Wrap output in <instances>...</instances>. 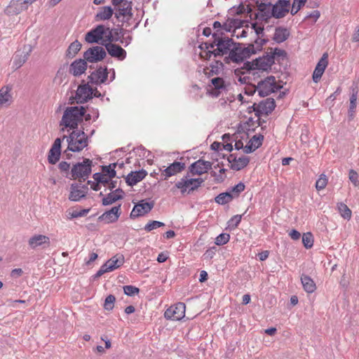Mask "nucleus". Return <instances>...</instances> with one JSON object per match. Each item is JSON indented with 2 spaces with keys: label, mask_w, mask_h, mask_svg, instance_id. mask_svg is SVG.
I'll use <instances>...</instances> for the list:
<instances>
[{
  "label": "nucleus",
  "mask_w": 359,
  "mask_h": 359,
  "mask_svg": "<svg viewBox=\"0 0 359 359\" xmlns=\"http://www.w3.org/2000/svg\"><path fill=\"white\" fill-rule=\"evenodd\" d=\"M86 111V108L83 106L67 107L60 121V126H63L61 128V132H68V128L69 129L77 128L79 123L83 121L84 116L86 120L89 119L90 114L85 115Z\"/></svg>",
  "instance_id": "nucleus-1"
},
{
  "label": "nucleus",
  "mask_w": 359,
  "mask_h": 359,
  "mask_svg": "<svg viewBox=\"0 0 359 359\" xmlns=\"http://www.w3.org/2000/svg\"><path fill=\"white\" fill-rule=\"evenodd\" d=\"M213 41L212 43H205L206 49H212L215 46V56L223 55L232 51L236 43L231 39L224 36V32L217 30L212 34Z\"/></svg>",
  "instance_id": "nucleus-2"
},
{
  "label": "nucleus",
  "mask_w": 359,
  "mask_h": 359,
  "mask_svg": "<svg viewBox=\"0 0 359 359\" xmlns=\"http://www.w3.org/2000/svg\"><path fill=\"white\" fill-rule=\"evenodd\" d=\"M62 139H67V149L63 152V158L69 159L70 151H79L88 145V136L81 130H73L69 136L64 135Z\"/></svg>",
  "instance_id": "nucleus-3"
},
{
  "label": "nucleus",
  "mask_w": 359,
  "mask_h": 359,
  "mask_svg": "<svg viewBox=\"0 0 359 359\" xmlns=\"http://www.w3.org/2000/svg\"><path fill=\"white\" fill-rule=\"evenodd\" d=\"M255 53V45L249 44L248 47H243L239 43H235L232 51L229 54L228 58L232 62H239Z\"/></svg>",
  "instance_id": "nucleus-4"
},
{
  "label": "nucleus",
  "mask_w": 359,
  "mask_h": 359,
  "mask_svg": "<svg viewBox=\"0 0 359 359\" xmlns=\"http://www.w3.org/2000/svg\"><path fill=\"white\" fill-rule=\"evenodd\" d=\"M113 37L109 32V27L99 25L91 29V43H96L104 46L108 42H113Z\"/></svg>",
  "instance_id": "nucleus-5"
},
{
  "label": "nucleus",
  "mask_w": 359,
  "mask_h": 359,
  "mask_svg": "<svg viewBox=\"0 0 359 359\" xmlns=\"http://www.w3.org/2000/svg\"><path fill=\"white\" fill-rule=\"evenodd\" d=\"M71 175L73 180H78V182L88 181L90 176V159L85 158L83 162L74 165L71 170Z\"/></svg>",
  "instance_id": "nucleus-6"
},
{
  "label": "nucleus",
  "mask_w": 359,
  "mask_h": 359,
  "mask_svg": "<svg viewBox=\"0 0 359 359\" xmlns=\"http://www.w3.org/2000/svg\"><path fill=\"white\" fill-rule=\"evenodd\" d=\"M281 86L276 83L275 76H269L257 83V91L260 97H266L278 91Z\"/></svg>",
  "instance_id": "nucleus-7"
},
{
  "label": "nucleus",
  "mask_w": 359,
  "mask_h": 359,
  "mask_svg": "<svg viewBox=\"0 0 359 359\" xmlns=\"http://www.w3.org/2000/svg\"><path fill=\"white\" fill-rule=\"evenodd\" d=\"M203 182L204 180L202 178H190L189 175H187L176 182L175 186L180 190L182 194L186 192L189 194L201 187Z\"/></svg>",
  "instance_id": "nucleus-8"
},
{
  "label": "nucleus",
  "mask_w": 359,
  "mask_h": 359,
  "mask_svg": "<svg viewBox=\"0 0 359 359\" xmlns=\"http://www.w3.org/2000/svg\"><path fill=\"white\" fill-rule=\"evenodd\" d=\"M124 262L125 259L123 255L117 254L113 256L100 267L99 271L95 275V278H98L104 273L118 269L124 264Z\"/></svg>",
  "instance_id": "nucleus-9"
},
{
  "label": "nucleus",
  "mask_w": 359,
  "mask_h": 359,
  "mask_svg": "<svg viewBox=\"0 0 359 359\" xmlns=\"http://www.w3.org/2000/svg\"><path fill=\"white\" fill-rule=\"evenodd\" d=\"M88 184H90V180H88L86 183L78 182L72 184L69 199L72 201H79L86 197L89 190Z\"/></svg>",
  "instance_id": "nucleus-10"
},
{
  "label": "nucleus",
  "mask_w": 359,
  "mask_h": 359,
  "mask_svg": "<svg viewBox=\"0 0 359 359\" xmlns=\"http://www.w3.org/2000/svg\"><path fill=\"white\" fill-rule=\"evenodd\" d=\"M185 310V304L178 302L166 309L164 317L168 320H180L184 317Z\"/></svg>",
  "instance_id": "nucleus-11"
},
{
  "label": "nucleus",
  "mask_w": 359,
  "mask_h": 359,
  "mask_svg": "<svg viewBox=\"0 0 359 359\" xmlns=\"http://www.w3.org/2000/svg\"><path fill=\"white\" fill-rule=\"evenodd\" d=\"M84 60L74 61L69 67V72L75 76L81 75L87 69V62H90V48L83 54Z\"/></svg>",
  "instance_id": "nucleus-12"
},
{
  "label": "nucleus",
  "mask_w": 359,
  "mask_h": 359,
  "mask_svg": "<svg viewBox=\"0 0 359 359\" xmlns=\"http://www.w3.org/2000/svg\"><path fill=\"white\" fill-rule=\"evenodd\" d=\"M133 3L131 1H125L124 3L115 8V18L121 22L129 20L133 17Z\"/></svg>",
  "instance_id": "nucleus-13"
},
{
  "label": "nucleus",
  "mask_w": 359,
  "mask_h": 359,
  "mask_svg": "<svg viewBox=\"0 0 359 359\" xmlns=\"http://www.w3.org/2000/svg\"><path fill=\"white\" fill-rule=\"evenodd\" d=\"M84 81H82V83L79 86L75 97H72L69 99V103L73 104V100H75L77 104H83L87 102L90 100V81L83 83Z\"/></svg>",
  "instance_id": "nucleus-14"
},
{
  "label": "nucleus",
  "mask_w": 359,
  "mask_h": 359,
  "mask_svg": "<svg viewBox=\"0 0 359 359\" xmlns=\"http://www.w3.org/2000/svg\"><path fill=\"white\" fill-rule=\"evenodd\" d=\"M290 6L289 0H278L272 4L271 15L273 18L276 19L284 18L290 12Z\"/></svg>",
  "instance_id": "nucleus-15"
},
{
  "label": "nucleus",
  "mask_w": 359,
  "mask_h": 359,
  "mask_svg": "<svg viewBox=\"0 0 359 359\" xmlns=\"http://www.w3.org/2000/svg\"><path fill=\"white\" fill-rule=\"evenodd\" d=\"M273 64H274L273 56H269V54L266 53L262 57L256 59L250 67V70L252 71V74L255 75L256 73L254 72L255 70L266 71L271 68Z\"/></svg>",
  "instance_id": "nucleus-16"
},
{
  "label": "nucleus",
  "mask_w": 359,
  "mask_h": 359,
  "mask_svg": "<svg viewBox=\"0 0 359 359\" xmlns=\"http://www.w3.org/2000/svg\"><path fill=\"white\" fill-rule=\"evenodd\" d=\"M276 107V102L273 98H266L261 101L259 104H254V110L262 115H268L271 114Z\"/></svg>",
  "instance_id": "nucleus-17"
},
{
  "label": "nucleus",
  "mask_w": 359,
  "mask_h": 359,
  "mask_svg": "<svg viewBox=\"0 0 359 359\" xmlns=\"http://www.w3.org/2000/svg\"><path fill=\"white\" fill-rule=\"evenodd\" d=\"M184 168L185 163L179 161H175L166 168L165 166H163L160 168V171L161 172V175L164 177L165 180H166L170 177L181 172L184 170Z\"/></svg>",
  "instance_id": "nucleus-18"
},
{
  "label": "nucleus",
  "mask_w": 359,
  "mask_h": 359,
  "mask_svg": "<svg viewBox=\"0 0 359 359\" xmlns=\"http://www.w3.org/2000/svg\"><path fill=\"white\" fill-rule=\"evenodd\" d=\"M121 214V205L111 208L98 217V220L104 224L116 222Z\"/></svg>",
  "instance_id": "nucleus-19"
},
{
  "label": "nucleus",
  "mask_w": 359,
  "mask_h": 359,
  "mask_svg": "<svg viewBox=\"0 0 359 359\" xmlns=\"http://www.w3.org/2000/svg\"><path fill=\"white\" fill-rule=\"evenodd\" d=\"M154 207V203H148L144 201H140L135 205L130 212V217L135 218L143 216L149 212Z\"/></svg>",
  "instance_id": "nucleus-20"
},
{
  "label": "nucleus",
  "mask_w": 359,
  "mask_h": 359,
  "mask_svg": "<svg viewBox=\"0 0 359 359\" xmlns=\"http://www.w3.org/2000/svg\"><path fill=\"white\" fill-rule=\"evenodd\" d=\"M258 13L256 14V18L259 20L267 22L269 19L273 18L272 4L271 3H259L257 2Z\"/></svg>",
  "instance_id": "nucleus-21"
},
{
  "label": "nucleus",
  "mask_w": 359,
  "mask_h": 359,
  "mask_svg": "<svg viewBox=\"0 0 359 359\" xmlns=\"http://www.w3.org/2000/svg\"><path fill=\"white\" fill-rule=\"evenodd\" d=\"M212 88L208 90L210 95L218 97L220 94L226 89L225 81L221 77H215L210 80Z\"/></svg>",
  "instance_id": "nucleus-22"
},
{
  "label": "nucleus",
  "mask_w": 359,
  "mask_h": 359,
  "mask_svg": "<svg viewBox=\"0 0 359 359\" xmlns=\"http://www.w3.org/2000/svg\"><path fill=\"white\" fill-rule=\"evenodd\" d=\"M212 163L210 161L198 160L189 166V171L192 175H202L211 169Z\"/></svg>",
  "instance_id": "nucleus-23"
},
{
  "label": "nucleus",
  "mask_w": 359,
  "mask_h": 359,
  "mask_svg": "<svg viewBox=\"0 0 359 359\" xmlns=\"http://www.w3.org/2000/svg\"><path fill=\"white\" fill-rule=\"evenodd\" d=\"M227 160L231 164V168L235 170H241L247 166L250 161V158L248 156H243L237 158L234 154H230Z\"/></svg>",
  "instance_id": "nucleus-24"
},
{
  "label": "nucleus",
  "mask_w": 359,
  "mask_h": 359,
  "mask_svg": "<svg viewBox=\"0 0 359 359\" xmlns=\"http://www.w3.org/2000/svg\"><path fill=\"white\" fill-rule=\"evenodd\" d=\"M108 53L114 57L123 60L126 57V51L120 46L108 42L104 45Z\"/></svg>",
  "instance_id": "nucleus-25"
},
{
  "label": "nucleus",
  "mask_w": 359,
  "mask_h": 359,
  "mask_svg": "<svg viewBox=\"0 0 359 359\" xmlns=\"http://www.w3.org/2000/svg\"><path fill=\"white\" fill-rule=\"evenodd\" d=\"M114 13V9L109 6L97 8V12L94 16L95 22H101L109 20Z\"/></svg>",
  "instance_id": "nucleus-26"
},
{
  "label": "nucleus",
  "mask_w": 359,
  "mask_h": 359,
  "mask_svg": "<svg viewBox=\"0 0 359 359\" xmlns=\"http://www.w3.org/2000/svg\"><path fill=\"white\" fill-rule=\"evenodd\" d=\"M30 52L31 48L29 47L27 49L25 48L23 51H17L13 58V67L15 69H18L22 67L27 60Z\"/></svg>",
  "instance_id": "nucleus-27"
},
{
  "label": "nucleus",
  "mask_w": 359,
  "mask_h": 359,
  "mask_svg": "<svg viewBox=\"0 0 359 359\" xmlns=\"http://www.w3.org/2000/svg\"><path fill=\"white\" fill-rule=\"evenodd\" d=\"M123 191L120 188H117L114 191H111L106 196L103 197L102 199V203L103 205H111L116 201L122 199L123 198Z\"/></svg>",
  "instance_id": "nucleus-28"
},
{
  "label": "nucleus",
  "mask_w": 359,
  "mask_h": 359,
  "mask_svg": "<svg viewBox=\"0 0 359 359\" xmlns=\"http://www.w3.org/2000/svg\"><path fill=\"white\" fill-rule=\"evenodd\" d=\"M264 136L262 135H254L244 147V152L245 154L253 152L262 144Z\"/></svg>",
  "instance_id": "nucleus-29"
},
{
  "label": "nucleus",
  "mask_w": 359,
  "mask_h": 359,
  "mask_svg": "<svg viewBox=\"0 0 359 359\" xmlns=\"http://www.w3.org/2000/svg\"><path fill=\"white\" fill-rule=\"evenodd\" d=\"M147 175V172L144 170H139L135 172H130L126 177V181L129 186H133L142 181Z\"/></svg>",
  "instance_id": "nucleus-30"
},
{
  "label": "nucleus",
  "mask_w": 359,
  "mask_h": 359,
  "mask_svg": "<svg viewBox=\"0 0 359 359\" xmlns=\"http://www.w3.org/2000/svg\"><path fill=\"white\" fill-rule=\"evenodd\" d=\"M107 78V67H100L95 72H91V84L104 83Z\"/></svg>",
  "instance_id": "nucleus-31"
},
{
  "label": "nucleus",
  "mask_w": 359,
  "mask_h": 359,
  "mask_svg": "<svg viewBox=\"0 0 359 359\" xmlns=\"http://www.w3.org/2000/svg\"><path fill=\"white\" fill-rule=\"evenodd\" d=\"M49 243V238L44 235H34L28 241V244L32 249H35L36 248L41 246L43 244L48 245Z\"/></svg>",
  "instance_id": "nucleus-32"
},
{
  "label": "nucleus",
  "mask_w": 359,
  "mask_h": 359,
  "mask_svg": "<svg viewBox=\"0 0 359 359\" xmlns=\"http://www.w3.org/2000/svg\"><path fill=\"white\" fill-rule=\"evenodd\" d=\"M11 91V88L8 86L0 89V107L4 105H9L12 102Z\"/></svg>",
  "instance_id": "nucleus-33"
},
{
  "label": "nucleus",
  "mask_w": 359,
  "mask_h": 359,
  "mask_svg": "<svg viewBox=\"0 0 359 359\" xmlns=\"http://www.w3.org/2000/svg\"><path fill=\"white\" fill-rule=\"evenodd\" d=\"M301 282L304 290L308 293H312L316 290V285L314 281L309 276L302 274Z\"/></svg>",
  "instance_id": "nucleus-34"
},
{
  "label": "nucleus",
  "mask_w": 359,
  "mask_h": 359,
  "mask_svg": "<svg viewBox=\"0 0 359 359\" xmlns=\"http://www.w3.org/2000/svg\"><path fill=\"white\" fill-rule=\"evenodd\" d=\"M107 55L105 49L102 46L91 47V62L102 60Z\"/></svg>",
  "instance_id": "nucleus-35"
},
{
  "label": "nucleus",
  "mask_w": 359,
  "mask_h": 359,
  "mask_svg": "<svg viewBox=\"0 0 359 359\" xmlns=\"http://www.w3.org/2000/svg\"><path fill=\"white\" fill-rule=\"evenodd\" d=\"M289 36L290 32L287 29L279 27L275 29L273 39L276 42L280 43L286 41Z\"/></svg>",
  "instance_id": "nucleus-36"
},
{
  "label": "nucleus",
  "mask_w": 359,
  "mask_h": 359,
  "mask_svg": "<svg viewBox=\"0 0 359 359\" xmlns=\"http://www.w3.org/2000/svg\"><path fill=\"white\" fill-rule=\"evenodd\" d=\"M93 178L95 181H97V184L94 185L91 183V189L96 191L99 189V184H103L104 187H107L110 180L111 179L109 178L106 174L99 172L95 173L93 175Z\"/></svg>",
  "instance_id": "nucleus-37"
},
{
  "label": "nucleus",
  "mask_w": 359,
  "mask_h": 359,
  "mask_svg": "<svg viewBox=\"0 0 359 359\" xmlns=\"http://www.w3.org/2000/svg\"><path fill=\"white\" fill-rule=\"evenodd\" d=\"M81 48V43L77 40L74 41L69 46L66 51V57L68 58H73L80 50Z\"/></svg>",
  "instance_id": "nucleus-38"
},
{
  "label": "nucleus",
  "mask_w": 359,
  "mask_h": 359,
  "mask_svg": "<svg viewBox=\"0 0 359 359\" xmlns=\"http://www.w3.org/2000/svg\"><path fill=\"white\" fill-rule=\"evenodd\" d=\"M234 196L230 192H224L219 194L216 198L215 201L218 204L224 205L233 200Z\"/></svg>",
  "instance_id": "nucleus-39"
},
{
  "label": "nucleus",
  "mask_w": 359,
  "mask_h": 359,
  "mask_svg": "<svg viewBox=\"0 0 359 359\" xmlns=\"http://www.w3.org/2000/svg\"><path fill=\"white\" fill-rule=\"evenodd\" d=\"M338 211L341 216L345 219H350L351 217V210L344 203H339L337 204Z\"/></svg>",
  "instance_id": "nucleus-40"
},
{
  "label": "nucleus",
  "mask_w": 359,
  "mask_h": 359,
  "mask_svg": "<svg viewBox=\"0 0 359 359\" xmlns=\"http://www.w3.org/2000/svg\"><path fill=\"white\" fill-rule=\"evenodd\" d=\"M222 62L216 61L215 65H210V69L209 68L204 69V73L208 76L213 74H218L219 70L222 69Z\"/></svg>",
  "instance_id": "nucleus-41"
},
{
  "label": "nucleus",
  "mask_w": 359,
  "mask_h": 359,
  "mask_svg": "<svg viewBox=\"0 0 359 359\" xmlns=\"http://www.w3.org/2000/svg\"><path fill=\"white\" fill-rule=\"evenodd\" d=\"M118 163H111L109 165L102 167V171L103 174H106L109 178H113L116 176L115 168L117 167Z\"/></svg>",
  "instance_id": "nucleus-42"
},
{
  "label": "nucleus",
  "mask_w": 359,
  "mask_h": 359,
  "mask_svg": "<svg viewBox=\"0 0 359 359\" xmlns=\"http://www.w3.org/2000/svg\"><path fill=\"white\" fill-rule=\"evenodd\" d=\"M60 155L61 151L54 150L53 149L50 148L48 156L49 163L53 165L55 164L59 161Z\"/></svg>",
  "instance_id": "nucleus-43"
},
{
  "label": "nucleus",
  "mask_w": 359,
  "mask_h": 359,
  "mask_svg": "<svg viewBox=\"0 0 359 359\" xmlns=\"http://www.w3.org/2000/svg\"><path fill=\"white\" fill-rule=\"evenodd\" d=\"M302 243L304 246L309 249L313 245V236L311 233L307 232L302 236Z\"/></svg>",
  "instance_id": "nucleus-44"
},
{
  "label": "nucleus",
  "mask_w": 359,
  "mask_h": 359,
  "mask_svg": "<svg viewBox=\"0 0 359 359\" xmlns=\"http://www.w3.org/2000/svg\"><path fill=\"white\" fill-rule=\"evenodd\" d=\"M357 94L358 91L355 89H353L352 94L350 97L349 113L351 116H353L355 109L356 108Z\"/></svg>",
  "instance_id": "nucleus-45"
},
{
  "label": "nucleus",
  "mask_w": 359,
  "mask_h": 359,
  "mask_svg": "<svg viewBox=\"0 0 359 359\" xmlns=\"http://www.w3.org/2000/svg\"><path fill=\"white\" fill-rule=\"evenodd\" d=\"M269 56H273V61L279 57H284L286 55V52L284 50L279 49L278 48H271L270 52L266 53Z\"/></svg>",
  "instance_id": "nucleus-46"
},
{
  "label": "nucleus",
  "mask_w": 359,
  "mask_h": 359,
  "mask_svg": "<svg viewBox=\"0 0 359 359\" xmlns=\"http://www.w3.org/2000/svg\"><path fill=\"white\" fill-rule=\"evenodd\" d=\"M328 54L327 53H325L318 62L317 63V65L316 67V69L322 70L323 72H325L326 67L328 65Z\"/></svg>",
  "instance_id": "nucleus-47"
},
{
  "label": "nucleus",
  "mask_w": 359,
  "mask_h": 359,
  "mask_svg": "<svg viewBox=\"0 0 359 359\" xmlns=\"http://www.w3.org/2000/svg\"><path fill=\"white\" fill-rule=\"evenodd\" d=\"M306 1L307 0H294L290 13L292 15H294L302 8V7L304 6Z\"/></svg>",
  "instance_id": "nucleus-48"
},
{
  "label": "nucleus",
  "mask_w": 359,
  "mask_h": 359,
  "mask_svg": "<svg viewBox=\"0 0 359 359\" xmlns=\"http://www.w3.org/2000/svg\"><path fill=\"white\" fill-rule=\"evenodd\" d=\"M164 226L165 224L163 222L158 221H150L144 226V230L147 231H151L154 229H156Z\"/></svg>",
  "instance_id": "nucleus-49"
},
{
  "label": "nucleus",
  "mask_w": 359,
  "mask_h": 359,
  "mask_svg": "<svg viewBox=\"0 0 359 359\" xmlns=\"http://www.w3.org/2000/svg\"><path fill=\"white\" fill-rule=\"evenodd\" d=\"M327 184V178L325 175L322 174L318 179L316 183V188L317 190H323L325 188Z\"/></svg>",
  "instance_id": "nucleus-50"
},
{
  "label": "nucleus",
  "mask_w": 359,
  "mask_h": 359,
  "mask_svg": "<svg viewBox=\"0 0 359 359\" xmlns=\"http://www.w3.org/2000/svg\"><path fill=\"white\" fill-rule=\"evenodd\" d=\"M90 211V209H82V210H73L72 212H69V218H77L80 217H83L87 215V213Z\"/></svg>",
  "instance_id": "nucleus-51"
},
{
  "label": "nucleus",
  "mask_w": 359,
  "mask_h": 359,
  "mask_svg": "<svg viewBox=\"0 0 359 359\" xmlns=\"http://www.w3.org/2000/svg\"><path fill=\"white\" fill-rule=\"evenodd\" d=\"M230 236L229 233H220L216 238L215 243L217 245H222L229 242Z\"/></svg>",
  "instance_id": "nucleus-52"
},
{
  "label": "nucleus",
  "mask_w": 359,
  "mask_h": 359,
  "mask_svg": "<svg viewBox=\"0 0 359 359\" xmlns=\"http://www.w3.org/2000/svg\"><path fill=\"white\" fill-rule=\"evenodd\" d=\"M115 300L116 298L114 295L109 294V296H107L104 301V309L107 311L112 310V309L114 308Z\"/></svg>",
  "instance_id": "nucleus-53"
},
{
  "label": "nucleus",
  "mask_w": 359,
  "mask_h": 359,
  "mask_svg": "<svg viewBox=\"0 0 359 359\" xmlns=\"http://www.w3.org/2000/svg\"><path fill=\"white\" fill-rule=\"evenodd\" d=\"M201 49L204 50L200 53V56L201 58L205 60H210L212 55H215V49L213 50H210L209 49H206L205 46V43L200 46Z\"/></svg>",
  "instance_id": "nucleus-54"
},
{
  "label": "nucleus",
  "mask_w": 359,
  "mask_h": 359,
  "mask_svg": "<svg viewBox=\"0 0 359 359\" xmlns=\"http://www.w3.org/2000/svg\"><path fill=\"white\" fill-rule=\"evenodd\" d=\"M124 293L128 296H133L139 293L140 290L133 285H126L123 287Z\"/></svg>",
  "instance_id": "nucleus-55"
},
{
  "label": "nucleus",
  "mask_w": 359,
  "mask_h": 359,
  "mask_svg": "<svg viewBox=\"0 0 359 359\" xmlns=\"http://www.w3.org/2000/svg\"><path fill=\"white\" fill-rule=\"evenodd\" d=\"M109 32L111 34V36L113 37V41H118L120 38L123 36L121 32V29L114 28V29H110L109 28Z\"/></svg>",
  "instance_id": "nucleus-56"
},
{
  "label": "nucleus",
  "mask_w": 359,
  "mask_h": 359,
  "mask_svg": "<svg viewBox=\"0 0 359 359\" xmlns=\"http://www.w3.org/2000/svg\"><path fill=\"white\" fill-rule=\"evenodd\" d=\"M348 178L350 181L354 184V186H358V175L354 170H350L348 172Z\"/></svg>",
  "instance_id": "nucleus-57"
},
{
  "label": "nucleus",
  "mask_w": 359,
  "mask_h": 359,
  "mask_svg": "<svg viewBox=\"0 0 359 359\" xmlns=\"http://www.w3.org/2000/svg\"><path fill=\"white\" fill-rule=\"evenodd\" d=\"M244 189L245 184L242 182H240L232 188L231 193L234 196V197H236L238 196L241 192L244 191Z\"/></svg>",
  "instance_id": "nucleus-58"
},
{
  "label": "nucleus",
  "mask_w": 359,
  "mask_h": 359,
  "mask_svg": "<svg viewBox=\"0 0 359 359\" xmlns=\"http://www.w3.org/2000/svg\"><path fill=\"white\" fill-rule=\"evenodd\" d=\"M241 221V215L233 216L229 222V226L236 227Z\"/></svg>",
  "instance_id": "nucleus-59"
},
{
  "label": "nucleus",
  "mask_w": 359,
  "mask_h": 359,
  "mask_svg": "<svg viewBox=\"0 0 359 359\" xmlns=\"http://www.w3.org/2000/svg\"><path fill=\"white\" fill-rule=\"evenodd\" d=\"M213 27L215 29H218L217 30H219L221 32H223V30H224L226 32H230V28L228 27V25L226 24H224L222 26L221 23L218 21H215L213 23Z\"/></svg>",
  "instance_id": "nucleus-60"
},
{
  "label": "nucleus",
  "mask_w": 359,
  "mask_h": 359,
  "mask_svg": "<svg viewBox=\"0 0 359 359\" xmlns=\"http://www.w3.org/2000/svg\"><path fill=\"white\" fill-rule=\"evenodd\" d=\"M323 73H324V72H323L322 70H319V69H317L315 68L313 73V76H312L313 81L315 83H318L319 81L320 80Z\"/></svg>",
  "instance_id": "nucleus-61"
},
{
  "label": "nucleus",
  "mask_w": 359,
  "mask_h": 359,
  "mask_svg": "<svg viewBox=\"0 0 359 359\" xmlns=\"http://www.w3.org/2000/svg\"><path fill=\"white\" fill-rule=\"evenodd\" d=\"M257 90V86L250 85L245 88V93L248 95H252Z\"/></svg>",
  "instance_id": "nucleus-62"
},
{
  "label": "nucleus",
  "mask_w": 359,
  "mask_h": 359,
  "mask_svg": "<svg viewBox=\"0 0 359 359\" xmlns=\"http://www.w3.org/2000/svg\"><path fill=\"white\" fill-rule=\"evenodd\" d=\"M265 39H257L255 42V49L257 51L260 50L262 49V47L264 43H266Z\"/></svg>",
  "instance_id": "nucleus-63"
},
{
  "label": "nucleus",
  "mask_w": 359,
  "mask_h": 359,
  "mask_svg": "<svg viewBox=\"0 0 359 359\" xmlns=\"http://www.w3.org/2000/svg\"><path fill=\"white\" fill-rule=\"evenodd\" d=\"M58 167L62 172H68L70 168V164L66 161H61Z\"/></svg>",
  "instance_id": "nucleus-64"
}]
</instances>
